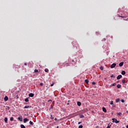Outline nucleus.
Instances as JSON below:
<instances>
[{"label": "nucleus", "instance_id": "1", "mask_svg": "<svg viewBox=\"0 0 128 128\" xmlns=\"http://www.w3.org/2000/svg\"><path fill=\"white\" fill-rule=\"evenodd\" d=\"M112 122H115V124H118V122H120L119 120H118L114 118H112Z\"/></svg>", "mask_w": 128, "mask_h": 128}, {"label": "nucleus", "instance_id": "2", "mask_svg": "<svg viewBox=\"0 0 128 128\" xmlns=\"http://www.w3.org/2000/svg\"><path fill=\"white\" fill-rule=\"evenodd\" d=\"M116 66V64L115 63H114L110 66L111 68H114Z\"/></svg>", "mask_w": 128, "mask_h": 128}, {"label": "nucleus", "instance_id": "3", "mask_svg": "<svg viewBox=\"0 0 128 128\" xmlns=\"http://www.w3.org/2000/svg\"><path fill=\"white\" fill-rule=\"evenodd\" d=\"M28 96L30 98H32L34 94L32 93H30L29 94Z\"/></svg>", "mask_w": 128, "mask_h": 128}, {"label": "nucleus", "instance_id": "4", "mask_svg": "<svg viewBox=\"0 0 128 128\" xmlns=\"http://www.w3.org/2000/svg\"><path fill=\"white\" fill-rule=\"evenodd\" d=\"M26 122H28V119L27 118H24V122L26 123Z\"/></svg>", "mask_w": 128, "mask_h": 128}, {"label": "nucleus", "instance_id": "5", "mask_svg": "<svg viewBox=\"0 0 128 128\" xmlns=\"http://www.w3.org/2000/svg\"><path fill=\"white\" fill-rule=\"evenodd\" d=\"M122 75H118V76H117V80H120L121 78H122Z\"/></svg>", "mask_w": 128, "mask_h": 128}, {"label": "nucleus", "instance_id": "6", "mask_svg": "<svg viewBox=\"0 0 128 128\" xmlns=\"http://www.w3.org/2000/svg\"><path fill=\"white\" fill-rule=\"evenodd\" d=\"M8 100V98L7 96H5V97L4 98V100L6 102V100Z\"/></svg>", "mask_w": 128, "mask_h": 128}, {"label": "nucleus", "instance_id": "7", "mask_svg": "<svg viewBox=\"0 0 128 128\" xmlns=\"http://www.w3.org/2000/svg\"><path fill=\"white\" fill-rule=\"evenodd\" d=\"M77 104L78 106H82V103L80 102H77Z\"/></svg>", "mask_w": 128, "mask_h": 128}, {"label": "nucleus", "instance_id": "8", "mask_svg": "<svg viewBox=\"0 0 128 128\" xmlns=\"http://www.w3.org/2000/svg\"><path fill=\"white\" fill-rule=\"evenodd\" d=\"M124 66V62H121L119 64V66Z\"/></svg>", "mask_w": 128, "mask_h": 128}, {"label": "nucleus", "instance_id": "9", "mask_svg": "<svg viewBox=\"0 0 128 128\" xmlns=\"http://www.w3.org/2000/svg\"><path fill=\"white\" fill-rule=\"evenodd\" d=\"M116 87L118 88H120L122 87V85H120V84H118L116 86Z\"/></svg>", "mask_w": 128, "mask_h": 128}, {"label": "nucleus", "instance_id": "10", "mask_svg": "<svg viewBox=\"0 0 128 128\" xmlns=\"http://www.w3.org/2000/svg\"><path fill=\"white\" fill-rule=\"evenodd\" d=\"M102 110L104 112H106V109L105 108H102Z\"/></svg>", "mask_w": 128, "mask_h": 128}, {"label": "nucleus", "instance_id": "11", "mask_svg": "<svg viewBox=\"0 0 128 128\" xmlns=\"http://www.w3.org/2000/svg\"><path fill=\"white\" fill-rule=\"evenodd\" d=\"M4 120L5 122H6V124H7V123H8V118H4Z\"/></svg>", "mask_w": 128, "mask_h": 128}, {"label": "nucleus", "instance_id": "12", "mask_svg": "<svg viewBox=\"0 0 128 128\" xmlns=\"http://www.w3.org/2000/svg\"><path fill=\"white\" fill-rule=\"evenodd\" d=\"M31 108V106H26L24 107V108Z\"/></svg>", "mask_w": 128, "mask_h": 128}, {"label": "nucleus", "instance_id": "13", "mask_svg": "<svg viewBox=\"0 0 128 128\" xmlns=\"http://www.w3.org/2000/svg\"><path fill=\"white\" fill-rule=\"evenodd\" d=\"M80 118H84V115H82V114H80Z\"/></svg>", "mask_w": 128, "mask_h": 128}, {"label": "nucleus", "instance_id": "14", "mask_svg": "<svg viewBox=\"0 0 128 128\" xmlns=\"http://www.w3.org/2000/svg\"><path fill=\"white\" fill-rule=\"evenodd\" d=\"M126 74V71L123 70L122 72V74L123 76H124V74Z\"/></svg>", "mask_w": 128, "mask_h": 128}, {"label": "nucleus", "instance_id": "15", "mask_svg": "<svg viewBox=\"0 0 128 128\" xmlns=\"http://www.w3.org/2000/svg\"><path fill=\"white\" fill-rule=\"evenodd\" d=\"M18 120H20V122H22V118L20 117H18Z\"/></svg>", "mask_w": 128, "mask_h": 128}, {"label": "nucleus", "instance_id": "16", "mask_svg": "<svg viewBox=\"0 0 128 128\" xmlns=\"http://www.w3.org/2000/svg\"><path fill=\"white\" fill-rule=\"evenodd\" d=\"M120 102V98H117V99H116V102Z\"/></svg>", "mask_w": 128, "mask_h": 128}, {"label": "nucleus", "instance_id": "17", "mask_svg": "<svg viewBox=\"0 0 128 128\" xmlns=\"http://www.w3.org/2000/svg\"><path fill=\"white\" fill-rule=\"evenodd\" d=\"M117 116H122V112H118L116 113Z\"/></svg>", "mask_w": 128, "mask_h": 128}, {"label": "nucleus", "instance_id": "18", "mask_svg": "<svg viewBox=\"0 0 128 128\" xmlns=\"http://www.w3.org/2000/svg\"><path fill=\"white\" fill-rule=\"evenodd\" d=\"M20 126H21V128H26V126H24V124H21V125H20Z\"/></svg>", "mask_w": 128, "mask_h": 128}, {"label": "nucleus", "instance_id": "19", "mask_svg": "<svg viewBox=\"0 0 128 128\" xmlns=\"http://www.w3.org/2000/svg\"><path fill=\"white\" fill-rule=\"evenodd\" d=\"M44 71L46 72H48V69L46 68V69L44 70Z\"/></svg>", "mask_w": 128, "mask_h": 128}, {"label": "nucleus", "instance_id": "20", "mask_svg": "<svg viewBox=\"0 0 128 128\" xmlns=\"http://www.w3.org/2000/svg\"><path fill=\"white\" fill-rule=\"evenodd\" d=\"M25 102H28V98H26L25 100H24Z\"/></svg>", "mask_w": 128, "mask_h": 128}, {"label": "nucleus", "instance_id": "21", "mask_svg": "<svg viewBox=\"0 0 128 128\" xmlns=\"http://www.w3.org/2000/svg\"><path fill=\"white\" fill-rule=\"evenodd\" d=\"M10 120L11 122H12V120H14V118H13V117H11V118H10Z\"/></svg>", "mask_w": 128, "mask_h": 128}, {"label": "nucleus", "instance_id": "22", "mask_svg": "<svg viewBox=\"0 0 128 128\" xmlns=\"http://www.w3.org/2000/svg\"><path fill=\"white\" fill-rule=\"evenodd\" d=\"M85 82H86V84H88V80H85Z\"/></svg>", "mask_w": 128, "mask_h": 128}, {"label": "nucleus", "instance_id": "23", "mask_svg": "<svg viewBox=\"0 0 128 128\" xmlns=\"http://www.w3.org/2000/svg\"><path fill=\"white\" fill-rule=\"evenodd\" d=\"M122 82L123 84H126V80H122Z\"/></svg>", "mask_w": 128, "mask_h": 128}, {"label": "nucleus", "instance_id": "24", "mask_svg": "<svg viewBox=\"0 0 128 128\" xmlns=\"http://www.w3.org/2000/svg\"><path fill=\"white\" fill-rule=\"evenodd\" d=\"M110 104H114V102L111 101L110 102Z\"/></svg>", "mask_w": 128, "mask_h": 128}, {"label": "nucleus", "instance_id": "25", "mask_svg": "<svg viewBox=\"0 0 128 128\" xmlns=\"http://www.w3.org/2000/svg\"><path fill=\"white\" fill-rule=\"evenodd\" d=\"M110 78H115L114 75L112 74V76H110Z\"/></svg>", "mask_w": 128, "mask_h": 128}, {"label": "nucleus", "instance_id": "26", "mask_svg": "<svg viewBox=\"0 0 128 128\" xmlns=\"http://www.w3.org/2000/svg\"><path fill=\"white\" fill-rule=\"evenodd\" d=\"M122 102H124V99L121 100Z\"/></svg>", "mask_w": 128, "mask_h": 128}, {"label": "nucleus", "instance_id": "27", "mask_svg": "<svg viewBox=\"0 0 128 128\" xmlns=\"http://www.w3.org/2000/svg\"><path fill=\"white\" fill-rule=\"evenodd\" d=\"M100 70H104L102 66L100 67Z\"/></svg>", "mask_w": 128, "mask_h": 128}, {"label": "nucleus", "instance_id": "28", "mask_svg": "<svg viewBox=\"0 0 128 128\" xmlns=\"http://www.w3.org/2000/svg\"><path fill=\"white\" fill-rule=\"evenodd\" d=\"M78 128H82V125H80Z\"/></svg>", "mask_w": 128, "mask_h": 128}, {"label": "nucleus", "instance_id": "29", "mask_svg": "<svg viewBox=\"0 0 128 128\" xmlns=\"http://www.w3.org/2000/svg\"><path fill=\"white\" fill-rule=\"evenodd\" d=\"M34 72H38V70L36 69L34 70Z\"/></svg>", "mask_w": 128, "mask_h": 128}, {"label": "nucleus", "instance_id": "30", "mask_svg": "<svg viewBox=\"0 0 128 128\" xmlns=\"http://www.w3.org/2000/svg\"><path fill=\"white\" fill-rule=\"evenodd\" d=\"M92 84H93L94 86V84H96V82H92Z\"/></svg>", "mask_w": 128, "mask_h": 128}, {"label": "nucleus", "instance_id": "31", "mask_svg": "<svg viewBox=\"0 0 128 128\" xmlns=\"http://www.w3.org/2000/svg\"><path fill=\"white\" fill-rule=\"evenodd\" d=\"M116 86V83L112 84V86Z\"/></svg>", "mask_w": 128, "mask_h": 128}, {"label": "nucleus", "instance_id": "32", "mask_svg": "<svg viewBox=\"0 0 128 128\" xmlns=\"http://www.w3.org/2000/svg\"><path fill=\"white\" fill-rule=\"evenodd\" d=\"M40 86H44V84L40 83Z\"/></svg>", "mask_w": 128, "mask_h": 128}, {"label": "nucleus", "instance_id": "33", "mask_svg": "<svg viewBox=\"0 0 128 128\" xmlns=\"http://www.w3.org/2000/svg\"><path fill=\"white\" fill-rule=\"evenodd\" d=\"M111 126H112V125H110V124L108 126H109V128H110Z\"/></svg>", "mask_w": 128, "mask_h": 128}, {"label": "nucleus", "instance_id": "34", "mask_svg": "<svg viewBox=\"0 0 128 128\" xmlns=\"http://www.w3.org/2000/svg\"><path fill=\"white\" fill-rule=\"evenodd\" d=\"M30 124H32V122L30 121Z\"/></svg>", "mask_w": 128, "mask_h": 128}, {"label": "nucleus", "instance_id": "35", "mask_svg": "<svg viewBox=\"0 0 128 128\" xmlns=\"http://www.w3.org/2000/svg\"><path fill=\"white\" fill-rule=\"evenodd\" d=\"M54 84L52 83V84H51L50 86H54Z\"/></svg>", "mask_w": 128, "mask_h": 128}, {"label": "nucleus", "instance_id": "36", "mask_svg": "<svg viewBox=\"0 0 128 128\" xmlns=\"http://www.w3.org/2000/svg\"><path fill=\"white\" fill-rule=\"evenodd\" d=\"M50 116H51V118H50L51 120L54 118H52V115H50Z\"/></svg>", "mask_w": 128, "mask_h": 128}, {"label": "nucleus", "instance_id": "37", "mask_svg": "<svg viewBox=\"0 0 128 128\" xmlns=\"http://www.w3.org/2000/svg\"><path fill=\"white\" fill-rule=\"evenodd\" d=\"M54 120H58V118H54Z\"/></svg>", "mask_w": 128, "mask_h": 128}, {"label": "nucleus", "instance_id": "38", "mask_svg": "<svg viewBox=\"0 0 128 128\" xmlns=\"http://www.w3.org/2000/svg\"><path fill=\"white\" fill-rule=\"evenodd\" d=\"M81 122H78V124H80V123H81Z\"/></svg>", "mask_w": 128, "mask_h": 128}, {"label": "nucleus", "instance_id": "39", "mask_svg": "<svg viewBox=\"0 0 128 128\" xmlns=\"http://www.w3.org/2000/svg\"><path fill=\"white\" fill-rule=\"evenodd\" d=\"M106 128H110V127L108 126L106 127Z\"/></svg>", "mask_w": 128, "mask_h": 128}, {"label": "nucleus", "instance_id": "40", "mask_svg": "<svg viewBox=\"0 0 128 128\" xmlns=\"http://www.w3.org/2000/svg\"><path fill=\"white\" fill-rule=\"evenodd\" d=\"M24 66H26V63L24 64Z\"/></svg>", "mask_w": 128, "mask_h": 128}, {"label": "nucleus", "instance_id": "41", "mask_svg": "<svg viewBox=\"0 0 128 128\" xmlns=\"http://www.w3.org/2000/svg\"><path fill=\"white\" fill-rule=\"evenodd\" d=\"M126 128H128V124L126 126Z\"/></svg>", "mask_w": 128, "mask_h": 128}, {"label": "nucleus", "instance_id": "42", "mask_svg": "<svg viewBox=\"0 0 128 128\" xmlns=\"http://www.w3.org/2000/svg\"><path fill=\"white\" fill-rule=\"evenodd\" d=\"M103 40L104 42V40H106V38H104Z\"/></svg>", "mask_w": 128, "mask_h": 128}, {"label": "nucleus", "instance_id": "43", "mask_svg": "<svg viewBox=\"0 0 128 128\" xmlns=\"http://www.w3.org/2000/svg\"><path fill=\"white\" fill-rule=\"evenodd\" d=\"M67 104H68V105L70 104H69V103H68Z\"/></svg>", "mask_w": 128, "mask_h": 128}, {"label": "nucleus", "instance_id": "44", "mask_svg": "<svg viewBox=\"0 0 128 128\" xmlns=\"http://www.w3.org/2000/svg\"><path fill=\"white\" fill-rule=\"evenodd\" d=\"M98 126H96V128H98Z\"/></svg>", "mask_w": 128, "mask_h": 128}, {"label": "nucleus", "instance_id": "45", "mask_svg": "<svg viewBox=\"0 0 128 128\" xmlns=\"http://www.w3.org/2000/svg\"><path fill=\"white\" fill-rule=\"evenodd\" d=\"M126 112H127V113L128 112V110L126 111Z\"/></svg>", "mask_w": 128, "mask_h": 128}, {"label": "nucleus", "instance_id": "46", "mask_svg": "<svg viewBox=\"0 0 128 128\" xmlns=\"http://www.w3.org/2000/svg\"><path fill=\"white\" fill-rule=\"evenodd\" d=\"M57 128H58V126H57Z\"/></svg>", "mask_w": 128, "mask_h": 128}, {"label": "nucleus", "instance_id": "47", "mask_svg": "<svg viewBox=\"0 0 128 128\" xmlns=\"http://www.w3.org/2000/svg\"><path fill=\"white\" fill-rule=\"evenodd\" d=\"M126 106H127V104L126 105Z\"/></svg>", "mask_w": 128, "mask_h": 128}]
</instances>
